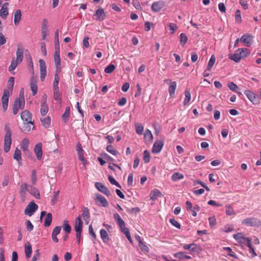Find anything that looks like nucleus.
Masks as SVG:
<instances>
[{"mask_svg": "<svg viewBox=\"0 0 261 261\" xmlns=\"http://www.w3.org/2000/svg\"><path fill=\"white\" fill-rule=\"evenodd\" d=\"M8 3H5L3 4L1 9H0V17L6 19L8 15Z\"/></svg>", "mask_w": 261, "mask_h": 261, "instance_id": "obj_15", "label": "nucleus"}, {"mask_svg": "<svg viewBox=\"0 0 261 261\" xmlns=\"http://www.w3.org/2000/svg\"><path fill=\"white\" fill-rule=\"evenodd\" d=\"M95 17L94 19L97 21H103L106 17V14L102 8H99L95 11V13L94 15Z\"/></svg>", "mask_w": 261, "mask_h": 261, "instance_id": "obj_7", "label": "nucleus"}, {"mask_svg": "<svg viewBox=\"0 0 261 261\" xmlns=\"http://www.w3.org/2000/svg\"><path fill=\"white\" fill-rule=\"evenodd\" d=\"M185 98L184 101V105L188 106L190 103L191 98V93L189 90H186L185 92Z\"/></svg>", "mask_w": 261, "mask_h": 261, "instance_id": "obj_34", "label": "nucleus"}, {"mask_svg": "<svg viewBox=\"0 0 261 261\" xmlns=\"http://www.w3.org/2000/svg\"><path fill=\"white\" fill-rule=\"evenodd\" d=\"M139 247L141 249V250L144 252L148 253L149 251V247L145 244V243L142 242L140 239L139 243Z\"/></svg>", "mask_w": 261, "mask_h": 261, "instance_id": "obj_43", "label": "nucleus"}, {"mask_svg": "<svg viewBox=\"0 0 261 261\" xmlns=\"http://www.w3.org/2000/svg\"><path fill=\"white\" fill-rule=\"evenodd\" d=\"M6 133L4 138V149L6 152H9L12 143L11 132L9 127L5 128Z\"/></svg>", "mask_w": 261, "mask_h": 261, "instance_id": "obj_3", "label": "nucleus"}, {"mask_svg": "<svg viewBox=\"0 0 261 261\" xmlns=\"http://www.w3.org/2000/svg\"><path fill=\"white\" fill-rule=\"evenodd\" d=\"M165 6L163 1H159L153 2L151 5V9L153 12H157L162 9Z\"/></svg>", "mask_w": 261, "mask_h": 261, "instance_id": "obj_11", "label": "nucleus"}, {"mask_svg": "<svg viewBox=\"0 0 261 261\" xmlns=\"http://www.w3.org/2000/svg\"><path fill=\"white\" fill-rule=\"evenodd\" d=\"M29 144V139L27 138L23 139L21 144V148L25 153L29 152L28 150Z\"/></svg>", "mask_w": 261, "mask_h": 261, "instance_id": "obj_30", "label": "nucleus"}, {"mask_svg": "<svg viewBox=\"0 0 261 261\" xmlns=\"http://www.w3.org/2000/svg\"><path fill=\"white\" fill-rule=\"evenodd\" d=\"M39 62L40 70V80L43 82L46 75V66L45 62L43 59H40Z\"/></svg>", "mask_w": 261, "mask_h": 261, "instance_id": "obj_8", "label": "nucleus"}, {"mask_svg": "<svg viewBox=\"0 0 261 261\" xmlns=\"http://www.w3.org/2000/svg\"><path fill=\"white\" fill-rule=\"evenodd\" d=\"M25 248V254L27 258H30L32 254V246L30 243L28 242L25 243L24 245Z\"/></svg>", "mask_w": 261, "mask_h": 261, "instance_id": "obj_32", "label": "nucleus"}, {"mask_svg": "<svg viewBox=\"0 0 261 261\" xmlns=\"http://www.w3.org/2000/svg\"><path fill=\"white\" fill-rule=\"evenodd\" d=\"M60 192L59 190H57L54 192L53 195L51 196V202L53 204H56L58 202Z\"/></svg>", "mask_w": 261, "mask_h": 261, "instance_id": "obj_45", "label": "nucleus"}, {"mask_svg": "<svg viewBox=\"0 0 261 261\" xmlns=\"http://www.w3.org/2000/svg\"><path fill=\"white\" fill-rule=\"evenodd\" d=\"M225 208H226V214L227 216H234L236 215V213L234 212L233 209L229 205H226Z\"/></svg>", "mask_w": 261, "mask_h": 261, "instance_id": "obj_52", "label": "nucleus"}, {"mask_svg": "<svg viewBox=\"0 0 261 261\" xmlns=\"http://www.w3.org/2000/svg\"><path fill=\"white\" fill-rule=\"evenodd\" d=\"M54 98L56 100H61V95L59 93V88L53 89Z\"/></svg>", "mask_w": 261, "mask_h": 261, "instance_id": "obj_57", "label": "nucleus"}, {"mask_svg": "<svg viewBox=\"0 0 261 261\" xmlns=\"http://www.w3.org/2000/svg\"><path fill=\"white\" fill-rule=\"evenodd\" d=\"M227 86L231 91L234 92H238V90H239L238 86L232 82H229L227 84Z\"/></svg>", "mask_w": 261, "mask_h": 261, "instance_id": "obj_46", "label": "nucleus"}, {"mask_svg": "<svg viewBox=\"0 0 261 261\" xmlns=\"http://www.w3.org/2000/svg\"><path fill=\"white\" fill-rule=\"evenodd\" d=\"M144 138L146 140H148L149 141H152L153 139V135L151 132V131L146 129L145 133L144 134Z\"/></svg>", "mask_w": 261, "mask_h": 261, "instance_id": "obj_47", "label": "nucleus"}, {"mask_svg": "<svg viewBox=\"0 0 261 261\" xmlns=\"http://www.w3.org/2000/svg\"><path fill=\"white\" fill-rule=\"evenodd\" d=\"M19 64H20V63L16 62L14 59H13L12 60L10 66L9 67V71L12 74H14V72L12 73V71L15 69Z\"/></svg>", "mask_w": 261, "mask_h": 261, "instance_id": "obj_41", "label": "nucleus"}, {"mask_svg": "<svg viewBox=\"0 0 261 261\" xmlns=\"http://www.w3.org/2000/svg\"><path fill=\"white\" fill-rule=\"evenodd\" d=\"M16 58L15 59L16 62L21 63L23 59V49L21 46H18L16 52Z\"/></svg>", "mask_w": 261, "mask_h": 261, "instance_id": "obj_20", "label": "nucleus"}, {"mask_svg": "<svg viewBox=\"0 0 261 261\" xmlns=\"http://www.w3.org/2000/svg\"><path fill=\"white\" fill-rule=\"evenodd\" d=\"M164 141L162 140L155 141L152 147V153L157 154L160 152L164 146Z\"/></svg>", "mask_w": 261, "mask_h": 261, "instance_id": "obj_13", "label": "nucleus"}, {"mask_svg": "<svg viewBox=\"0 0 261 261\" xmlns=\"http://www.w3.org/2000/svg\"><path fill=\"white\" fill-rule=\"evenodd\" d=\"M200 210V206L198 204H195L191 210L192 215L193 217L197 216V212H199Z\"/></svg>", "mask_w": 261, "mask_h": 261, "instance_id": "obj_58", "label": "nucleus"}, {"mask_svg": "<svg viewBox=\"0 0 261 261\" xmlns=\"http://www.w3.org/2000/svg\"><path fill=\"white\" fill-rule=\"evenodd\" d=\"M30 86L33 95L34 96L37 93L38 91V86L36 84V82L32 80L30 84Z\"/></svg>", "mask_w": 261, "mask_h": 261, "instance_id": "obj_44", "label": "nucleus"}, {"mask_svg": "<svg viewBox=\"0 0 261 261\" xmlns=\"http://www.w3.org/2000/svg\"><path fill=\"white\" fill-rule=\"evenodd\" d=\"M84 218V220L87 223H88L90 218V213L89 209L87 207H84L82 210V215H81Z\"/></svg>", "mask_w": 261, "mask_h": 261, "instance_id": "obj_25", "label": "nucleus"}, {"mask_svg": "<svg viewBox=\"0 0 261 261\" xmlns=\"http://www.w3.org/2000/svg\"><path fill=\"white\" fill-rule=\"evenodd\" d=\"M184 177V176L182 174L179 172H175L172 174L171 176V179L173 181H176L180 179H183Z\"/></svg>", "mask_w": 261, "mask_h": 261, "instance_id": "obj_39", "label": "nucleus"}, {"mask_svg": "<svg viewBox=\"0 0 261 261\" xmlns=\"http://www.w3.org/2000/svg\"><path fill=\"white\" fill-rule=\"evenodd\" d=\"M165 82L167 83H170V85L168 88V91L171 97H172L174 94L177 87L176 82H171L170 80H165Z\"/></svg>", "mask_w": 261, "mask_h": 261, "instance_id": "obj_17", "label": "nucleus"}, {"mask_svg": "<svg viewBox=\"0 0 261 261\" xmlns=\"http://www.w3.org/2000/svg\"><path fill=\"white\" fill-rule=\"evenodd\" d=\"M31 181L33 185H36L37 182V172L33 170L31 173Z\"/></svg>", "mask_w": 261, "mask_h": 261, "instance_id": "obj_60", "label": "nucleus"}, {"mask_svg": "<svg viewBox=\"0 0 261 261\" xmlns=\"http://www.w3.org/2000/svg\"><path fill=\"white\" fill-rule=\"evenodd\" d=\"M107 150L113 155H116V153H117V151L114 148V147L111 145L107 146Z\"/></svg>", "mask_w": 261, "mask_h": 261, "instance_id": "obj_63", "label": "nucleus"}, {"mask_svg": "<svg viewBox=\"0 0 261 261\" xmlns=\"http://www.w3.org/2000/svg\"><path fill=\"white\" fill-rule=\"evenodd\" d=\"M10 95V92L8 89H4L3 95L2 98V103H8L9 98Z\"/></svg>", "mask_w": 261, "mask_h": 261, "instance_id": "obj_29", "label": "nucleus"}, {"mask_svg": "<svg viewBox=\"0 0 261 261\" xmlns=\"http://www.w3.org/2000/svg\"><path fill=\"white\" fill-rule=\"evenodd\" d=\"M244 94L248 99L254 105L258 103V96L255 93L250 90H246L244 91Z\"/></svg>", "mask_w": 261, "mask_h": 261, "instance_id": "obj_4", "label": "nucleus"}, {"mask_svg": "<svg viewBox=\"0 0 261 261\" xmlns=\"http://www.w3.org/2000/svg\"><path fill=\"white\" fill-rule=\"evenodd\" d=\"M174 257L176 258H178L180 259H191V257L189 255H187L185 254V252H178L177 253H175L173 254Z\"/></svg>", "mask_w": 261, "mask_h": 261, "instance_id": "obj_31", "label": "nucleus"}, {"mask_svg": "<svg viewBox=\"0 0 261 261\" xmlns=\"http://www.w3.org/2000/svg\"><path fill=\"white\" fill-rule=\"evenodd\" d=\"M83 228V221L81 215H79L75 219L74 224V229L76 233H82Z\"/></svg>", "mask_w": 261, "mask_h": 261, "instance_id": "obj_10", "label": "nucleus"}, {"mask_svg": "<svg viewBox=\"0 0 261 261\" xmlns=\"http://www.w3.org/2000/svg\"><path fill=\"white\" fill-rule=\"evenodd\" d=\"M170 223L174 227L178 229L180 228V224L174 219H170L169 220Z\"/></svg>", "mask_w": 261, "mask_h": 261, "instance_id": "obj_61", "label": "nucleus"}, {"mask_svg": "<svg viewBox=\"0 0 261 261\" xmlns=\"http://www.w3.org/2000/svg\"><path fill=\"white\" fill-rule=\"evenodd\" d=\"M96 200L98 202H100L101 205L103 207H107L109 205L107 199L102 195L100 194L96 195Z\"/></svg>", "mask_w": 261, "mask_h": 261, "instance_id": "obj_28", "label": "nucleus"}, {"mask_svg": "<svg viewBox=\"0 0 261 261\" xmlns=\"http://www.w3.org/2000/svg\"><path fill=\"white\" fill-rule=\"evenodd\" d=\"M183 248L185 250H189L190 252H195L197 251L199 247L196 244L191 243L184 245Z\"/></svg>", "mask_w": 261, "mask_h": 261, "instance_id": "obj_19", "label": "nucleus"}, {"mask_svg": "<svg viewBox=\"0 0 261 261\" xmlns=\"http://www.w3.org/2000/svg\"><path fill=\"white\" fill-rule=\"evenodd\" d=\"M109 180L110 182V183L112 185H115L117 187L121 188L120 185L116 181V180L114 179V178L111 176H109L108 177Z\"/></svg>", "mask_w": 261, "mask_h": 261, "instance_id": "obj_62", "label": "nucleus"}, {"mask_svg": "<svg viewBox=\"0 0 261 261\" xmlns=\"http://www.w3.org/2000/svg\"><path fill=\"white\" fill-rule=\"evenodd\" d=\"M14 84V77H10L8 82V90L12 91Z\"/></svg>", "mask_w": 261, "mask_h": 261, "instance_id": "obj_56", "label": "nucleus"}, {"mask_svg": "<svg viewBox=\"0 0 261 261\" xmlns=\"http://www.w3.org/2000/svg\"><path fill=\"white\" fill-rule=\"evenodd\" d=\"M136 132L138 135H142L144 130L143 126L140 123L135 124Z\"/></svg>", "mask_w": 261, "mask_h": 261, "instance_id": "obj_49", "label": "nucleus"}, {"mask_svg": "<svg viewBox=\"0 0 261 261\" xmlns=\"http://www.w3.org/2000/svg\"><path fill=\"white\" fill-rule=\"evenodd\" d=\"M237 52L239 55H241V56H242V58L246 57L250 54L249 49L246 48H239L237 50Z\"/></svg>", "mask_w": 261, "mask_h": 261, "instance_id": "obj_27", "label": "nucleus"}, {"mask_svg": "<svg viewBox=\"0 0 261 261\" xmlns=\"http://www.w3.org/2000/svg\"><path fill=\"white\" fill-rule=\"evenodd\" d=\"M79 160L82 162L84 166L87 164V160L84 157V151L77 152Z\"/></svg>", "mask_w": 261, "mask_h": 261, "instance_id": "obj_50", "label": "nucleus"}, {"mask_svg": "<svg viewBox=\"0 0 261 261\" xmlns=\"http://www.w3.org/2000/svg\"><path fill=\"white\" fill-rule=\"evenodd\" d=\"M95 186L99 191L103 193L106 195L109 196L111 195V192L102 183L98 182H96Z\"/></svg>", "mask_w": 261, "mask_h": 261, "instance_id": "obj_14", "label": "nucleus"}, {"mask_svg": "<svg viewBox=\"0 0 261 261\" xmlns=\"http://www.w3.org/2000/svg\"><path fill=\"white\" fill-rule=\"evenodd\" d=\"M61 230V226H56L54 228L51 234V238L53 241L55 243H57L59 241L58 239L57 238V235L60 233Z\"/></svg>", "mask_w": 261, "mask_h": 261, "instance_id": "obj_23", "label": "nucleus"}, {"mask_svg": "<svg viewBox=\"0 0 261 261\" xmlns=\"http://www.w3.org/2000/svg\"><path fill=\"white\" fill-rule=\"evenodd\" d=\"M63 227L64 230L67 233H69L71 231V228L69 224L68 223L67 221H64Z\"/></svg>", "mask_w": 261, "mask_h": 261, "instance_id": "obj_54", "label": "nucleus"}, {"mask_svg": "<svg viewBox=\"0 0 261 261\" xmlns=\"http://www.w3.org/2000/svg\"><path fill=\"white\" fill-rule=\"evenodd\" d=\"M222 250L226 251L228 255L235 258H238V256L236 253L233 252L230 247H223L222 248Z\"/></svg>", "mask_w": 261, "mask_h": 261, "instance_id": "obj_36", "label": "nucleus"}, {"mask_svg": "<svg viewBox=\"0 0 261 261\" xmlns=\"http://www.w3.org/2000/svg\"><path fill=\"white\" fill-rule=\"evenodd\" d=\"M25 101L24 97L20 95L17 98L13 105L12 111L14 115H16L19 110H23L24 108Z\"/></svg>", "mask_w": 261, "mask_h": 261, "instance_id": "obj_2", "label": "nucleus"}, {"mask_svg": "<svg viewBox=\"0 0 261 261\" xmlns=\"http://www.w3.org/2000/svg\"><path fill=\"white\" fill-rule=\"evenodd\" d=\"M241 42L246 47H250L253 42V36L249 34H245L240 38Z\"/></svg>", "mask_w": 261, "mask_h": 261, "instance_id": "obj_5", "label": "nucleus"}, {"mask_svg": "<svg viewBox=\"0 0 261 261\" xmlns=\"http://www.w3.org/2000/svg\"><path fill=\"white\" fill-rule=\"evenodd\" d=\"M100 235L101 239L105 243H106L107 241H109L110 239L109 238L108 234L107 231L104 229H101L100 230Z\"/></svg>", "mask_w": 261, "mask_h": 261, "instance_id": "obj_35", "label": "nucleus"}, {"mask_svg": "<svg viewBox=\"0 0 261 261\" xmlns=\"http://www.w3.org/2000/svg\"><path fill=\"white\" fill-rule=\"evenodd\" d=\"M54 60L55 63L56 67V70L58 72L61 71V58L60 56L59 49L58 50L56 49V51L54 53Z\"/></svg>", "mask_w": 261, "mask_h": 261, "instance_id": "obj_9", "label": "nucleus"}, {"mask_svg": "<svg viewBox=\"0 0 261 261\" xmlns=\"http://www.w3.org/2000/svg\"><path fill=\"white\" fill-rule=\"evenodd\" d=\"M229 59L234 61L236 63H238L242 59V56H241V55H239V54L236 51V53L229 57Z\"/></svg>", "mask_w": 261, "mask_h": 261, "instance_id": "obj_51", "label": "nucleus"}, {"mask_svg": "<svg viewBox=\"0 0 261 261\" xmlns=\"http://www.w3.org/2000/svg\"><path fill=\"white\" fill-rule=\"evenodd\" d=\"M20 116L23 121V126L21 128V130L24 133L30 132L32 129V125L34 124L32 113L29 110H25L21 113Z\"/></svg>", "mask_w": 261, "mask_h": 261, "instance_id": "obj_1", "label": "nucleus"}, {"mask_svg": "<svg viewBox=\"0 0 261 261\" xmlns=\"http://www.w3.org/2000/svg\"><path fill=\"white\" fill-rule=\"evenodd\" d=\"M40 121L42 122V125L46 128H48L50 125L51 119L49 116L41 118Z\"/></svg>", "mask_w": 261, "mask_h": 261, "instance_id": "obj_33", "label": "nucleus"}, {"mask_svg": "<svg viewBox=\"0 0 261 261\" xmlns=\"http://www.w3.org/2000/svg\"><path fill=\"white\" fill-rule=\"evenodd\" d=\"M52 221V215L51 213H48L46 215V216L44 220V225L45 227L49 226L51 223Z\"/></svg>", "mask_w": 261, "mask_h": 261, "instance_id": "obj_40", "label": "nucleus"}, {"mask_svg": "<svg viewBox=\"0 0 261 261\" xmlns=\"http://www.w3.org/2000/svg\"><path fill=\"white\" fill-rule=\"evenodd\" d=\"M216 61V58L214 55H212L210 60L208 62L207 66V70H210L212 67L213 66Z\"/></svg>", "mask_w": 261, "mask_h": 261, "instance_id": "obj_48", "label": "nucleus"}, {"mask_svg": "<svg viewBox=\"0 0 261 261\" xmlns=\"http://www.w3.org/2000/svg\"><path fill=\"white\" fill-rule=\"evenodd\" d=\"M70 110L69 107H66L65 111L62 116V119L64 122H66L69 119L70 116Z\"/></svg>", "mask_w": 261, "mask_h": 261, "instance_id": "obj_37", "label": "nucleus"}, {"mask_svg": "<svg viewBox=\"0 0 261 261\" xmlns=\"http://www.w3.org/2000/svg\"><path fill=\"white\" fill-rule=\"evenodd\" d=\"M42 144L41 143H37L34 147V152L36 155L37 159L40 160L42 156Z\"/></svg>", "mask_w": 261, "mask_h": 261, "instance_id": "obj_16", "label": "nucleus"}, {"mask_svg": "<svg viewBox=\"0 0 261 261\" xmlns=\"http://www.w3.org/2000/svg\"><path fill=\"white\" fill-rule=\"evenodd\" d=\"M38 209V205L33 201L31 202L24 210V214L31 216Z\"/></svg>", "mask_w": 261, "mask_h": 261, "instance_id": "obj_6", "label": "nucleus"}, {"mask_svg": "<svg viewBox=\"0 0 261 261\" xmlns=\"http://www.w3.org/2000/svg\"><path fill=\"white\" fill-rule=\"evenodd\" d=\"M162 196V194L161 192L158 189H154L151 191L149 194L150 199L153 201L156 200L158 197H161Z\"/></svg>", "mask_w": 261, "mask_h": 261, "instance_id": "obj_22", "label": "nucleus"}, {"mask_svg": "<svg viewBox=\"0 0 261 261\" xmlns=\"http://www.w3.org/2000/svg\"><path fill=\"white\" fill-rule=\"evenodd\" d=\"M13 157H14V159L18 162V164L19 165H22V163H21L22 158H21V151L18 148H16L15 150V152H14Z\"/></svg>", "mask_w": 261, "mask_h": 261, "instance_id": "obj_26", "label": "nucleus"}, {"mask_svg": "<svg viewBox=\"0 0 261 261\" xmlns=\"http://www.w3.org/2000/svg\"><path fill=\"white\" fill-rule=\"evenodd\" d=\"M48 111V107L47 103H41L40 113L42 116L46 115Z\"/></svg>", "mask_w": 261, "mask_h": 261, "instance_id": "obj_38", "label": "nucleus"}, {"mask_svg": "<svg viewBox=\"0 0 261 261\" xmlns=\"http://www.w3.org/2000/svg\"><path fill=\"white\" fill-rule=\"evenodd\" d=\"M188 40V38L186 34L185 33H181L180 35V44L182 46H184Z\"/></svg>", "mask_w": 261, "mask_h": 261, "instance_id": "obj_53", "label": "nucleus"}, {"mask_svg": "<svg viewBox=\"0 0 261 261\" xmlns=\"http://www.w3.org/2000/svg\"><path fill=\"white\" fill-rule=\"evenodd\" d=\"M29 186L30 185L25 182H22L21 184L19 190V193L20 194V197L22 198H24L25 197L26 193L27 191H28Z\"/></svg>", "mask_w": 261, "mask_h": 261, "instance_id": "obj_18", "label": "nucleus"}, {"mask_svg": "<svg viewBox=\"0 0 261 261\" xmlns=\"http://www.w3.org/2000/svg\"><path fill=\"white\" fill-rule=\"evenodd\" d=\"M25 224L28 231H31L33 230L34 226L30 220H27Z\"/></svg>", "mask_w": 261, "mask_h": 261, "instance_id": "obj_64", "label": "nucleus"}, {"mask_svg": "<svg viewBox=\"0 0 261 261\" xmlns=\"http://www.w3.org/2000/svg\"><path fill=\"white\" fill-rule=\"evenodd\" d=\"M115 68L114 65L111 64L105 68L104 71L106 73H111L115 70Z\"/></svg>", "mask_w": 261, "mask_h": 261, "instance_id": "obj_55", "label": "nucleus"}, {"mask_svg": "<svg viewBox=\"0 0 261 261\" xmlns=\"http://www.w3.org/2000/svg\"><path fill=\"white\" fill-rule=\"evenodd\" d=\"M260 221L254 218H247L243 221V223L250 226H257L260 224Z\"/></svg>", "mask_w": 261, "mask_h": 261, "instance_id": "obj_12", "label": "nucleus"}, {"mask_svg": "<svg viewBox=\"0 0 261 261\" xmlns=\"http://www.w3.org/2000/svg\"><path fill=\"white\" fill-rule=\"evenodd\" d=\"M61 72H58L57 70L55 74V79L53 83V89L59 88L58 85L59 82V74Z\"/></svg>", "mask_w": 261, "mask_h": 261, "instance_id": "obj_42", "label": "nucleus"}, {"mask_svg": "<svg viewBox=\"0 0 261 261\" xmlns=\"http://www.w3.org/2000/svg\"><path fill=\"white\" fill-rule=\"evenodd\" d=\"M143 160L145 163H147L150 161V153L147 150H144L143 152Z\"/></svg>", "mask_w": 261, "mask_h": 261, "instance_id": "obj_59", "label": "nucleus"}, {"mask_svg": "<svg viewBox=\"0 0 261 261\" xmlns=\"http://www.w3.org/2000/svg\"><path fill=\"white\" fill-rule=\"evenodd\" d=\"M14 17V24L17 25L21 19V12L20 10L18 9L15 11Z\"/></svg>", "mask_w": 261, "mask_h": 261, "instance_id": "obj_24", "label": "nucleus"}, {"mask_svg": "<svg viewBox=\"0 0 261 261\" xmlns=\"http://www.w3.org/2000/svg\"><path fill=\"white\" fill-rule=\"evenodd\" d=\"M28 192L31 195L34 196L36 198L39 199L40 198V195L39 190L33 186H29Z\"/></svg>", "mask_w": 261, "mask_h": 261, "instance_id": "obj_21", "label": "nucleus"}]
</instances>
